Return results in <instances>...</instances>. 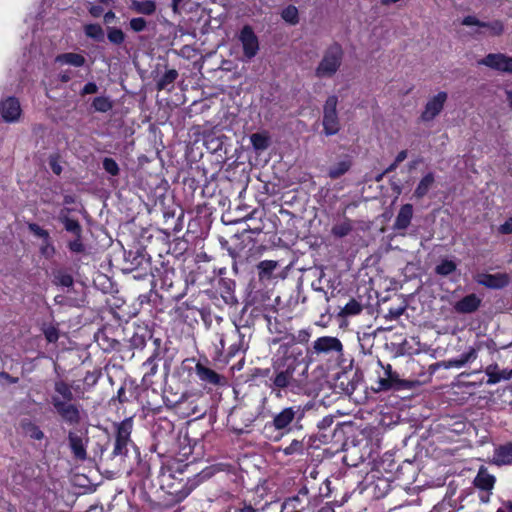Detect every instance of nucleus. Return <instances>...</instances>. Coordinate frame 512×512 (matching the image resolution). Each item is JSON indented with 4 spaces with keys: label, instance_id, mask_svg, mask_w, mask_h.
Returning <instances> with one entry per match:
<instances>
[{
    "label": "nucleus",
    "instance_id": "4c0bfd02",
    "mask_svg": "<svg viewBox=\"0 0 512 512\" xmlns=\"http://www.w3.org/2000/svg\"><path fill=\"white\" fill-rule=\"evenodd\" d=\"M483 28H487L492 36H499L504 32V24L500 20L483 22Z\"/></svg>",
    "mask_w": 512,
    "mask_h": 512
},
{
    "label": "nucleus",
    "instance_id": "680f3d73",
    "mask_svg": "<svg viewBox=\"0 0 512 512\" xmlns=\"http://www.w3.org/2000/svg\"><path fill=\"white\" fill-rule=\"evenodd\" d=\"M498 378H499V382L501 380H510L512 379V370L510 369H503L501 371H499V375H498Z\"/></svg>",
    "mask_w": 512,
    "mask_h": 512
},
{
    "label": "nucleus",
    "instance_id": "473e14b6",
    "mask_svg": "<svg viewBox=\"0 0 512 512\" xmlns=\"http://www.w3.org/2000/svg\"><path fill=\"white\" fill-rule=\"evenodd\" d=\"M130 8H133L137 13L144 14V15H151L156 10V5L153 1L147 0V1H134Z\"/></svg>",
    "mask_w": 512,
    "mask_h": 512
},
{
    "label": "nucleus",
    "instance_id": "13d9d810",
    "mask_svg": "<svg viewBox=\"0 0 512 512\" xmlns=\"http://www.w3.org/2000/svg\"><path fill=\"white\" fill-rule=\"evenodd\" d=\"M98 90V87L95 83L93 82H89L87 83L84 87H83V90H82V94L83 95H86V94H93V93H96Z\"/></svg>",
    "mask_w": 512,
    "mask_h": 512
},
{
    "label": "nucleus",
    "instance_id": "6e6552de",
    "mask_svg": "<svg viewBox=\"0 0 512 512\" xmlns=\"http://www.w3.org/2000/svg\"><path fill=\"white\" fill-rule=\"evenodd\" d=\"M238 39L242 44L245 58L248 60L254 58L259 51V40L253 28L250 25L243 26Z\"/></svg>",
    "mask_w": 512,
    "mask_h": 512
},
{
    "label": "nucleus",
    "instance_id": "6e6d98bb",
    "mask_svg": "<svg viewBox=\"0 0 512 512\" xmlns=\"http://www.w3.org/2000/svg\"><path fill=\"white\" fill-rule=\"evenodd\" d=\"M499 232L502 234H511L512 233V217L505 221L500 227Z\"/></svg>",
    "mask_w": 512,
    "mask_h": 512
},
{
    "label": "nucleus",
    "instance_id": "4be33fe9",
    "mask_svg": "<svg viewBox=\"0 0 512 512\" xmlns=\"http://www.w3.org/2000/svg\"><path fill=\"white\" fill-rule=\"evenodd\" d=\"M151 336L150 330L146 325H137L136 330L133 333V336L130 338V343L132 346L139 348L145 345L146 340Z\"/></svg>",
    "mask_w": 512,
    "mask_h": 512
},
{
    "label": "nucleus",
    "instance_id": "c03bdc74",
    "mask_svg": "<svg viewBox=\"0 0 512 512\" xmlns=\"http://www.w3.org/2000/svg\"><path fill=\"white\" fill-rule=\"evenodd\" d=\"M147 22L142 17L130 19V29L135 32H141L146 28Z\"/></svg>",
    "mask_w": 512,
    "mask_h": 512
},
{
    "label": "nucleus",
    "instance_id": "423d86ee",
    "mask_svg": "<svg viewBox=\"0 0 512 512\" xmlns=\"http://www.w3.org/2000/svg\"><path fill=\"white\" fill-rule=\"evenodd\" d=\"M307 352L312 355L313 354L326 355V356L342 355L343 345L337 337L322 336V337L317 338L313 342L311 349H308Z\"/></svg>",
    "mask_w": 512,
    "mask_h": 512
},
{
    "label": "nucleus",
    "instance_id": "aec40b11",
    "mask_svg": "<svg viewBox=\"0 0 512 512\" xmlns=\"http://www.w3.org/2000/svg\"><path fill=\"white\" fill-rule=\"evenodd\" d=\"M127 420H123L118 428V434L113 449V455H123L126 453V445L128 443V431L126 429Z\"/></svg>",
    "mask_w": 512,
    "mask_h": 512
},
{
    "label": "nucleus",
    "instance_id": "c756f323",
    "mask_svg": "<svg viewBox=\"0 0 512 512\" xmlns=\"http://www.w3.org/2000/svg\"><path fill=\"white\" fill-rule=\"evenodd\" d=\"M178 77V72L175 69H170L166 71L158 80L157 88L158 90L169 89V86H172L175 80Z\"/></svg>",
    "mask_w": 512,
    "mask_h": 512
},
{
    "label": "nucleus",
    "instance_id": "6ab92c4d",
    "mask_svg": "<svg viewBox=\"0 0 512 512\" xmlns=\"http://www.w3.org/2000/svg\"><path fill=\"white\" fill-rule=\"evenodd\" d=\"M495 477L490 474L485 467H480L476 477L474 478V485L480 490H493L495 485Z\"/></svg>",
    "mask_w": 512,
    "mask_h": 512
},
{
    "label": "nucleus",
    "instance_id": "e2e57ef3",
    "mask_svg": "<svg viewBox=\"0 0 512 512\" xmlns=\"http://www.w3.org/2000/svg\"><path fill=\"white\" fill-rule=\"evenodd\" d=\"M492 490H481L479 494V499L482 503L486 504L490 501V495Z\"/></svg>",
    "mask_w": 512,
    "mask_h": 512
},
{
    "label": "nucleus",
    "instance_id": "de8ad7c7",
    "mask_svg": "<svg viewBox=\"0 0 512 512\" xmlns=\"http://www.w3.org/2000/svg\"><path fill=\"white\" fill-rule=\"evenodd\" d=\"M459 357L462 359V361L466 365L467 363L473 362V361H475L477 359L478 352H477V350L475 348L470 347L468 349V351L462 353Z\"/></svg>",
    "mask_w": 512,
    "mask_h": 512
},
{
    "label": "nucleus",
    "instance_id": "20e7f679",
    "mask_svg": "<svg viewBox=\"0 0 512 512\" xmlns=\"http://www.w3.org/2000/svg\"><path fill=\"white\" fill-rule=\"evenodd\" d=\"M130 274H132V279L135 282L133 285L134 289H137L138 284L142 282L145 290L149 293L153 291L154 277L151 273L150 261L145 255L140 254L130 261Z\"/></svg>",
    "mask_w": 512,
    "mask_h": 512
},
{
    "label": "nucleus",
    "instance_id": "f257e3e1",
    "mask_svg": "<svg viewBox=\"0 0 512 512\" xmlns=\"http://www.w3.org/2000/svg\"><path fill=\"white\" fill-rule=\"evenodd\" d=\"M302 355L288 345H280L273 358L271 368L257 369V375L266 377V387L277 398L292 395H307L310 390L308 366L298 359Z\"/></svg>",
    "mask_w": 512,
    "mask_h": 512
},
{
    "label": "nucleus",
    "instance_id": "f8f14e48",
    "mask_svg": "<svg viewBox=\"0 0 512 512\" xmlns=\"http://www.w3.org/2000/svg\"><path fill=\"white\" fill-rule=\"evenodd\" d=\"M448 95L446 92L441 91L433 96L425 105V109L421 114V119L425 122L432 121L443 110L444 104L447 101Z\"/></svg>",
    "mask_w": 512,
    "mask_h": 512
},
{
    "label": "nucleus",
    "instance_id": "58836bf2",
    "mask_svg": "<svg viewBox=\"0 0 512 512\" xmlns=\"http://www.w3.org/2000/svg\"><path fill=\"white\" fill-rule=\"evenodd\" d=\"M304 444L302 441L293 440L287 447L283 449L285 455L303 454Z\"/></svg>",
    "mask_w": 512,
    "mask_h": 512
},
{
    "label": "nucleus",
    "instance_id": "393cba45",
    "mask_svg": "<svg viewBox=\"0 0 512 512\" xmlns=\"http://www.w3.org/2000/svg\"><path fill=\"white\" fill-rule=\"evenodd\" d=\"M56 62L74 67H80L84 65L85 58L77 53H64L56 57Z\"/></svg>",
    "mask_w": 512,
    "mask_h": 512
},
{
    "label": "nucleus",
    "instance_id": "f03ea898",
    "mask_svg": "<svg viewBox=\"0 0 512 512\" xmlns=\"http://www.w3.org/2000/svg\"><path fill=\"white\" fill-rule=\"evenodd\" d=\"M308 407L297 404L282 408L272 418V425L275 430L288 433L293 429H302V420Z\"/></svg>",
    "mask_w": 512,
    "mask_h": 512
},
{
    "label": "nucleus",
    "instance_id": "603ef678",
    "mask_svg": "<svg viewBox=\"0 0 512 512\" xmlns=\"http://www.w3.org/2000/svg\"><path fill=\"white\" fill-rule=\"evenodd\" d=\"M228 251H229V254L232 256V258H234V259L241 258L243 247H242L241 243L239 242V243L233 245L232 247H230L228 249Z\"/></svg>",
    "mask_w": 512,
    "mask_h": 512
},
{
    "label": "nucleus",
    "instance_id": "338daca9",
    "mask_svg": "<svg viewBox=\"0 0 512 512\" xmlns=\"http://www.w3.org/2000/svg\"><path fill=\"white\" fill-rule=\"evenodd\" d=\"M299 501H300L299 496H294V497L287 499L286 502L284 503V506L296 508V503H298Z\"/></svg>",
    "mask_w": 512,
    "mask_h": 512
},
{
    "label": "nucleus",
    "instance_id": "8fccbe9b",
    "mask_svg": "<svg viewBox=\"0 0 512 512\" xmlns=\"http://www.w3.org/2000/svg\"><path fill=\"white\" fill-rule=\"evenodd\" d=\"M333 423H334V417L331 415H328V416H325L323 419H321L318 422L317 427L319 428V430H326V429L330 428Z\"/></svg>",
    "mask_w": 512,
    "mask_h": 512
},
{
    "label": "nucleus",
    "instance_id": "79ce46f5",
    "mask_svg": "<svg viewBox=\"0 0 512 512\" xmlns=\"http://www.w3.org/2000/svg\"><path fill=\"white\" fill-rule=\"evenodd\" d=\"M40 253L45 258H51L55 253V248L50 240V237L48 239L43 240V243L40 246Z\"/></svg>",
    "mask_w": 512,
    "mask_h": 512
},
{
    "label": "nucleus",
    "instance_id": "37998d69",
    "mask_svg": "<svg viewBox=\"0 0 512 512\" xmlns=\"http://www.w3.org/2000/svg\"><path fill=\"white\" fill-rule=\"evenodd\" d=\"M43 333L49 343H55L59 339V332L54 326L45 327Z\"/></svg>",
    "mask_w": 512,
    "mask_h": 512
},
{
    "label": "nucleus",
    "instance_id": "864d4df0",
    "mask_svg": "<svg viewBox=\"0 0 512 512\" xmlns=\"http://www.w3.org/2000/svg\"><path fill=\"white\" fill-rule=\"evenodd\" d=\"M68 246L72 252L80 253L84 250V246L81 243L79 237H77V239L69 242Z\"/></svg>",
    "mask_w": 512,
    "mask_h": 512
},
{
    "label": "nucleus",
    "instance_id": "39448f33",
    "mask_svg": "<svg viewBox=\"0 0 512 512\" xmlns=\"http://www.w3.org/2000/svg\"><path fill=\"white\" fill-rule=\"evenodd\" d=\"M338 98L331 95L327 98L323 107V131L326 136L337 134L341 129L340 119L337 113Z\"/></svg>",
    "mask_w": 512,
    "mask_h": 512
},
{
    "label": "nucleus",
    "instance_id": "09e8293b",
    "mask_svg": "<svg viewBox=\"0 0 512 512\" xmlns=\"http://www.w3.org/2000/svg\"><path fill=\"white\" fill-rule=\"evenodd\" d=\"M108 39L115 44H119L124 40V33L119 29H110Z\"/></svg>",
    "mask_w": 512,
    "mask_h": 512
},
{
    "label": "nucleus",
    "instance_id": "f704fd0d",
    "mask_svg": "<svg viewBox=\"0 0 512 512\" xmlns=\"http://www.w3.org/2000/svg\"><path fill=\"white\" fill-rule=\"evenodd\" d=\"M350 166L351 164L349 161H340L330 167L328 176L332 179H337L344 175L350 169Z\"/></svg>",
    "mask_w": 512,
    "mask_h": 512
},
{
    "label": "nucleus",
    "instance_id": "9b49d317",
    "mask_svg": "<svg viewBox=\"0 0 512 512\" xmlns=\"http://www.w3.org/2000/svg\"><path fill=\"white\" fill-rule=\"evenodd\" d=\"M68 441L73 456L80 461L87 459L86 447L88 444V438L86 432L70 431L68 434Z\"/></svg>",
    "mask_w": 512,
    "mask_h": 512
},
{
    "label": "nucleus",
    "instance_id": "c9c22d12",
    "mask_svg": "<svg viewBox=\"0 0 512 512\" xmlns=\"http://www.w3.org/2000/svg\"><path fill=\"white\" fill-rule=\"evenodd\" d=\"M362 311V305L356 299H350L349 302L341 309V316H355Z\"/></svg>",
    "mask_w": 512,
    "mask_h": 512
},
{
    "label": "nucleus",
    "instance_id": "a18cd8bd",
    "mask_svg": "<svg viewBox=\"0 0 512 512\" xmlns=\"http://www.w3.org/2000/svg\"><path fill=\"white\" fill-rule=\"evenodd\" d=\"M28 228L35 236L42 238V240L48 239L50 237L47 230L41 228L35 223H30Z\"/></svg>",
    "mask_w": 512,
    "mask_h": 512
},
{
    "label": "nucleus",
    "instance_id": "a211bd4d",
    "mask_svg": "<svg viewBox=\"0 0 512 512\" xmlns=\"http://www.w3.org/2000/svg\"><path fill=\"white\" fill-rule=\"evenodd\" d=\"M413 218V206L412 204H404L395 219V222L393 224L394 230H406Z\"/></svg>",
    "mask_w": 512,
    "mask_h": 512
},
{
    "label": "nucleus",
    "instance_id": "4d7b16f0",
    "mask_svg": "<svg viewBox=\"0 0 512 512\" xmlns=\"http://www.w3.org/2000/svg\"><path fill=\"white\" fill-rule=\"evenodd\" d=\"M465 366V363L460 357L448 360L446 368H461Z\"/></svg>",
    "mask_w": 512,
    "mask_h": 512
},
{
    "label": "nucleus",
    "instance_id": "e433bc0d",
    "mask_svg": "<svg viewBox=\"0 0 512 512\" xmlns=\"http://www.w3.org/2000/svg\"><path fill=\"white\" fill-rule=\"evenodd\" d=\"M84 31L87 37H90L96 41L104 40V31L98 24H88L84 27Z\"/></svg>",
    "mask_w": 512,
    "mask_h": 512
},
{
    "label": "nucleus",
    "instance_id": "1a4fd4ad",
    "mask_svg": "<svg viewBox=\"0 0 512 512\" xmlns=\"http://www.w3.org/2000/svg\"><path fill=\"white\" fill-rule=\"evenodd\" d=\"M478 63L493 70L512 74V57L503 53H490Z\"/></svg>",
    "mask_w": 512,
    "mask_h": 512
},
{
    "label": "nucleus",
    "instance_id": "69168bd1",
    "mask_svg": "<svg viewBox=\"0 0 512 512\" xmlns=\"http://www.w3.org/2000/svg\"><path fill=\"white\" fill-rule=\"evenodd\" d=\"M496 512H512V502H503V504L497 509Z\"/></svg>",
    "mask_w": 512,
    "mask_h": 512
},
{
    "label": "nucleus",
    "instance_id": "2eb2a0df",
    "mask_svg": "<svg viewBox=\"0 0 512 512\" xmlns=\"http://www.w3.org/2000/svg\"><path fill=\"white\" fill-rule=\"evenodd\" d=\"M481 298L476 294H469L457 301L454 305V309L458 313L470 314L475 312L481 305Z\"/></svg>",
    "mask_w": 512,
    "mask_h": 512
},
{
    "label": "nucleus",
    "instance_id": "0e129e2a",
    "mask_svg": "<svg viewBox=\"0 0 512 512\" xmlns=\"http://www.w3.org/2000/svg\"><path fill=\"white\" fill-rule=\"evenodd\" d=\"M89 12L94 17H100L103 14V8L100 5L91 6Z\"/></svg>",
    "mask_w": 512,
    "mask_h": 512
},
{
    "label": "nucleus",
    "instance_id": "412c9836",
    "mask_svg": "<svg viewBox=\"0 0 512 512\" xmlns=\"http://www.w3.org/2000/svg\"><path fill=\"white\" fill-rule=\"evenodd\" d=\"M435 175L432 172L426 173L419 181L417 187L414 190L413 197L416 199H422L430 189L434 186Z\"/></svg>",
    "mask_w": 512,
    "mask_h": 512
},
{
    "label": "nucleus",
    "instance_id": "9d476101",
    "mask_svg": "<svg viewBox=\"0 0 512 512\" xmlns=\"http://www.w3.org/2000/svg\"><path fill=\"white\" fill-rule=\"evenodd\" d=\"M474 280L479 284L489 289H502L510 282V277L507 273H477Z\"/></svg>",
    "mask_w": 512,
    "mask_h": 512
},
{
    "label": "nucleus",
    "instance_id": "b1692460",
    "mask_svg": "<svg viewBox=\"0 0 512 512\" xmlns=\"http://www.w3.org/2000/svg\"><path fill=\"white\" fill-rule=\"evenodd\" d=\"M353 230V223L348 218H343L342 220L336 222L332 229L331 233L333 236L337 238H343L349 235Z\"/></svg>",
    "mask_w": 512,
    "mask_h": 512
},
{
    "label": "nucleus",
    "instance_id": "ea45409f",
    "mask_svg": "<svg viewBox=\"0 0 512 512\" xmlns=\"http://www.w3.org/2000/svg\"><path fill=\"white\" fill-rule=\"evenodd\" d=\"M485 373L488 376L487 384L488 385H494L499 382V370L497 364L489 365L485 369Z\"/></svg>",
    "mask_w": 512,
    "mask_h": 512
},
{
    "label": "nucleus",
    "instance_id": "49530a36",
    "mask_svg": "<svg viewBox=\"0 0 512 512\" xmlns=\"http://www.w3.org/2000/svg\"><path fill=\"white\" fill-rule=\"evenodd\" d=\"M103 167L111 175H117L119 168L117 163L111 158H105L103 160Z\"/></svg>",
    "mask_w": 512,
    "mask_h": 512
},
{
    "label": "nucleus",
    "instance_id": "c85d7f7f",
    "mask_svg": "<svg viewBox=\"0 0 512 512\" xmlns=\"http://www.w3.org/2000/svg\"><path fill=\"white\" fill-rule=\"evenodd\" d=\"M59 220L63 223L65 229L74 234L77 237H80L81 234V226L77 220L69 218L64 211H62L59 215Z\"/></svg>",
    "mask_w": 512,
    "mask_h": 512
},
{
    "label": "nucleus",
    "instance_id": "052dcab7",
    "mask_svg": "<svg viewBox=\"0 0 512 512\" xmlns=\"http://www.w3.org/2000/svg\"><path fill=\"white\" fill-rule=\"evenodd\" d=\"M206 411L204 409L199 408L198 405H194L191 409V412L187 413V416L195 415L197 418L203 417Z\"/></svg>",
    "mask_w": 512,
    "mask_h": 512
},
{
    "label": "nucleus",
    "instance_id": "dca6fc26",
    "mask_svg": "<svg viewBox=\"0 0 512 512\" xmlns=\"http://www.w3.org/2000/svg\"><path fill=\"white\" fill-rule=\"evenodd\" d=\"M492 462L497 466L512 465V442L497 446L494 449Z\"/></svg>",
    "mask_w": 512,
    "mask_h": 512
},
{
    "label": "nucleus",
    "instance_id": "a878e982",
    "mask_svg": "<svg viewBox=\"0 0 512 512\" xmlns=\"http://www.w3.org/2000/svg\"><path fill=\"white\" fill-rule=\"evenodd\" d=\"M278 263L273 260H264L257 265L260 280L270 279Z\"/></svg>",
    "mask_w": 512,
    "mask_h": 512
},
{
    "label": "nucleus",
    "instance_id": "a19ab883",
    "mask_svg": "<svg viewBox=\"0 0 512 512\" xmlns=\"http://www.w3.org/2000/svg\"><path fill=\"white\" fill-rule=\"evenodd\" d=\"M93 107L96 111L106 112L111 108V103L105 97H96L93 101Z\"/></svg>",
    "mask_w": 512,
    "mask_h": 512
},
{
    "label": "nucleus",
    "instance_id": "f3484780",
    "mask_svg": "<svg viewBox=\"0 0 512 512\" xmlns=\"http://www.w3.org/2000/svg\"><path fill=\"white\" fill-rule=\"evenodd\" d=\"M195 373L200 381L210 384L219 385L222 381V377L214 370L206 367L202 363L198 362L195 366Z\"/></svg>",
    "mask_w": 512,
    "mask_h": 512
},
{
    "label": "nucleus",
    "instance_id": "2f4dec72",
    "mask_svg": "<svg viewBox=\"0 0 512 512\" xmlns=\"http://www.w3.org/2000/svg\"><path fill=\"white\" fill-rule=\"evenodd\" d=\"M457 269V264L450 259H443L440 263L435 267V273L440 276H448L455 272Z\"/></svg>",
    "mask_w": 512,
    "mask_h": 512
},
{
    "label": "nucleus",
    "instance_id": "0eeeda50",
    "mask_svg": "<svg viewBox=\"0 0 512 512\" xmlns=\"http://www.w3.org/2000/svg\"><path fill=\"white\" fill-rule=\"evenodd\" d=\"M51 402L64 422L70 425H76L80 422L81 414L77 405L65 402L59 396H52Z\"/></svg>",
    "mask_w": 512,
    "mask_h": 512
},
{
    "label": "nucleus",
    "instance_id": "5fc2aeb1",
    "mask_svg": "<svg viewBox=\"0 0 512 512\" xmlns=\"http://www.w3.org/2000/svg\"><path fill=\"white\" fill-rule=\"evenodd\" d=\"M57 281L60 285L69 287L73 284V278L69 274H61L57 277Z\"/></svg>",
    "mask_w": 512,
    "mask_h": 512
},
{
    "label": "nucleus",
    "instance_id": "5701e85b",
    "mask_svg": "<svg viewBox=\"0 0 512 512\" xmlns=\"http://www.w3.org/2000/svg\"><path fill=\"white\" fill-rule=\"evenodd\" d=\"M311 329L307 328V329H301L299 331H297L296 333L294 334H291L287 337H285V339H288V342L287 343H283L282 345H288L292 348H295L297 350H300L299 348L295 347L294 344L296 343H299V344H305V343H308L310 338H311Z\"/></svg>",
    "mask_w": 512,
    "mask_h": 512
},
{
    "label": "nucleus",
    "instance_id": "ddd939ff",
    "mask_svg": "<svg viewBox=\"0 0 512 512\" xmlns=\"http://www.w3.org/2000/svg\"><path fill=\"white\" fill-rule=\"evenodd\" d=\"M21 113V106L17 98L7 97L0 101V114L5 122L19 121Z\"/></svg>",
    "mask_w": 512,
    "mask_h": 512
},
{
    "label": "nucleus",
    "instance_id": "72a5a7b5",
    "mask_svg": "<svg viewBox=\"0 0 512 512\" xmlns=\"http://www.w3.org/2000/svg\"><path fill=\"white\" fill-rule=\"evenodd\" d=\"M253 148L257 151H263L269 146V137L264 133H254L250 136Z\"/></svg>",
    "mask_w": 512,
    "mask_h": 512
},
{
    "label": "nucleus",
    "instance_id": "774afa93",
    "mask_svg": "<svg viewBox=\"0 0 512 512\" xmlns=\"http://www.w3.org/2000/svg\"><path fill=\"white\" fill-rule=\"evenodd\" d=\"M403 312H404V308H401V307L389 310V314L392 319H396V318L400 317L403 314Z\"/></svg>",
    "mask_w": 512,
    "mask_h": 512
},
{
    "label": "nucleus",
    "instance_id": "4468645a",
    "mask_svg": "<svg viewBox=\"0 0 512 512\" xmlns=\"http://www.w3.org/2000/svg\"><path fill=\"white\" fill-rule=\"evenodd\" d=\"M378 365L384 370L385 375V377L379 378L378 390L386 391L399 383V375L392 370V366L390 364L384 365L382 361L378 360Z\"/></svg>",
    "mask_w": 512,
    "mask_h": 512
},
{
    "label": "nucleus",
    "instance_id": "7ed1b4c3",
    "mask_svg": "<svg viewBox=\"0 0 512 512\" xmlns=\"http://www.w3.org/2000/svg\"><path fill=\"white\" fill-rule=\"evenodd\" d=\"M343 49L340 44H331L323 53V57L315 69L318 78H330L337 73L343 60Z\"/></svg>",
    "mask_w": 512,
    "mask_h": 512
},
{
    "label": "nucleus",
    "instance_id": "7c9ffc66",
    "mask_svg": "<svg viewBox=\"0 0 512 512\" xmlns=\"http://www.w3.org/2000/svg\"><path fill=\"white\" fill-rule=\"evenodd\" d=\"M281 18L290 25H297L299 23V12L296 6L288 5L281 12Z\"/></svg>",
    "mask_w": 512,
    "mask_h": 512
},
{
    "label": "nucleus",
    "instance_id": "bf43d9fd",
    "mask_svg": "<svg viewBox=\"0 0 512 512\" xmlns=\"http://www.w3.org/2000/svg\"><path fill=\"white\" fill-rule=\"evenodd\" d=\"M234 512H257V510L251 504L242 503L241 506L235 507Z\"/></svg>",
    "mask_w": 512,
    "mask_h": 512
},
{
    "label": "nucleus",
    "instance_id": "cd10ccee",
    "mask_svg": "<svg viewBox=\"0 0 512 512\" xmlns=\"http://www.w3.org/2000/svg\"><path fill=\"white\" fill-rule=\"evenodd\" d=\"M158 365L155 361V357H149L141 366L142 380L148 383L149 378L157 372Z\"/></svg>",
    "mask_w": 512,
    "mask_h": 512
},
{
    "label": "nucleus",
    "instance_id": "bb28decb",
    "mask_svg": "<svg viewBox=\"0 0 512 512\" xmlns=\"http://www.w3.org/2000/svg\"><path fill=\"white\" fill-rule=\"evenodd\" d=\"M54 389L56 392L55 396H59L65 402H71L73 400V393L71 386L66 382L59 380L55 382Z\"/></svg>",
    "mask_w": 512,
    "mask_h": 512
},
{
    "label": "nucleus",
    "instance_id": "3c124183",
    "mask_svg": "<svg viewBox=\"0 0 512 512\" xmlns=\"http://www.w3.org/2000/svg\"><path fill=\"white\" fill-rule=\"evenodd\" d=\"M462 24L465 26H479L482 27L483 22L478 20L475 16H466L462 20Z\"/></svg>",
    "mask_w": 512,
    "mask_h": 512
}]
</instances>
